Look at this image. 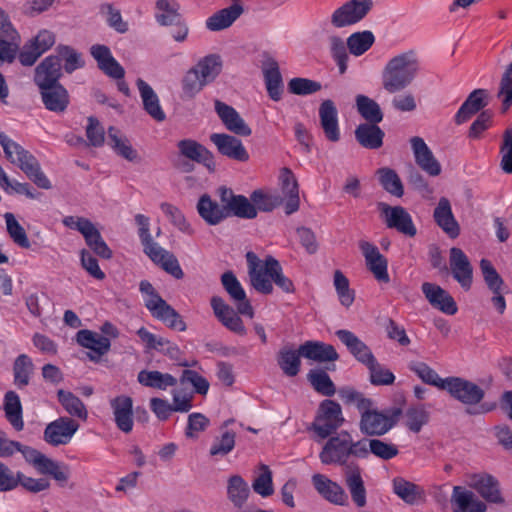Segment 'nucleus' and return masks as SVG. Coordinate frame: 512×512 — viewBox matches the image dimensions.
Instances as JSON below:
<instances>
[{"instance_id":"37","label":"nucleus","mask_w":512,"mask_h":512,"mask_svg":"<svg viewBox=\"0 0 512 512\" xmlns=\"http://www.w3.org/2000/svg\"><path fill=\"white\" fill-rule=\"evenodd\" d=\"M283 193L286 195L285 213L291 215L299 210V187L293 172L289 168H282L280 173Z\"/></svg>"},{"instance_id":"59","label":"nucleus","mask_w":512,"mask_h":512,"mask_svg":"<svg viewBox=\"0 0 512 512\" xmlns=\"http://www.w3.org/2000/svg\"><path fill=\"white\" fill-rule=\"evenodd\" d=\"M339 397L346 405H356L359 412L362 414L368 408H371L372 400L366 398L363 393L355 390L352 387H342L338 390Z\"/></svg>"},{"instance_id":"44","label":"nucleus","mask_w":512,"mask_h":512,"mask_svg":"<svg viewBox=\"0 0 512 512\" xmlns=\"http://www.w3.org/2000/svg\"><path fill=\"white\" fill-rule=\"evenodd\" d=\"M4 411L7 420L13 428L16 431H21L24 427L22 405L16 392H6L4 396Z\"/></svg>"},{"instance_id":"24","label":"nucleus","mask_w":512,"mask_h":512,"mask_svg":"<svg viewBox=\"0 0 512 512\" xmlns=\"http://www.w3.org/2000/svg\"><path fill=\"white\" fill-rule=\"evenodd\" d=\"M215 110L225 127L230 132L243 137L251 135V128L232 106L216 100Z\"/></svg>"},{"instance_id":"61","label":"nucleus","mask_w":512,"mask_h":512,"mask_svg":"<svg viewBox=\"0 0 512 512\" xmlns=\"http://www.w3.org/2000/svg\"><path fill=\"white\" fill-rule=\"evenodd\" d=\"M4 218L6 221L7 232L13 242L21 248H29L30 241L27 237V234L24 228L16 220L15 216L12 213L7 212L5 213Z\"/></svg>"},{"instance_id":"60","label":"nucleus","mask_w":512,"mask_h":512,"mask_svg":"<svg viewBox=\"0 0 512 512\" xmlns=\"http://www.w3.org/2000/svg\"><path fill=\"white\" fill-rule=\"evenodd\" d=\"M108 140L116 152L129 161H134L137 158L136 151L128 143L127 140L119 136V131L115 127L108 129Z\"/></svg>"},{"instance_id":"9","label":"nucleus","mask_w":512,"mask_h":512,"mask_svg":"<svg viewBox=\"0 0 512 512\" xmlns=\"http://www.w3.org/2000/svg\"><path fill=\"white\" fill-rule=\"evenodd\" d=\"M400 413L401 411L396 409L392 415H386L372 407L368 408L361 414L360 431L367 436H382L396 424Z\"/></svg>"},{"instance_id":"33","label":"nucleus","mask_w":512,"mask_h":512,"mask_svg":"<svg viewBox=\"0 0 512 512\" xmlns=\"http://www.w3.org/2000/svg\"><path fill=\"white\" fill-rule=\"evenodd\" d=\"M470 486L486 501L496 504L504 503L499 489V482L489 474H475L471 477Z\"/></svg>"},{"instance_id":"45","label":"nucleus","mask_w":512,"mask_h":512,"mask_svg":"<svg viewBox=\"0 0 512 512\" xmlns=\"http://www.w3.org/2000/svg\"><path fill=\"white\" fill-rule=\"evenodd\" d=\"M357 112L366 121L365 123L378 124L382 122L384 114L380 105L368 96L359 94L355 99Z\"/></svg>"},{"instance_id":"53","label":"nucleus","mask_w":512,"mask_h":512,"mask_svg":"<svg viewBox=\"0 0 512 512\" xmlns=\"http://www.w3.org/2000/svg\"><path fill=\"white\" fill-rule=\"evenodd\" d=\"M408 368L410 371L414 372L424 383L435 386L441 390L443 389L442 385H445V378H440L437 372L425 362L411 361L408 364Z\"/></svg>"},{"instance_id":"29","label":"nucleus","mask_w":512,"mask_h":512,"mask_svg":"<svg viewBox=\"0 0 512 512\" xmlns=\"http://www.w3.org/2000/svg\"><path fill=\"white\" fill-rule=\"evenodd\" d=\"M450 501L453 512H485L487 509L484 502L462 486H454Z\"/></svg>"},{"instance_id":"10","label":"nucleus","mask_w":512,"mask_h":512,"mask_svg":"<svg viewBox=\"0 0 512 512\" xmlns=\"http://www.w3.org/2000/svg\"><path fill=\"white\" fill-rule=\"evenodd\" d=\"M373 7V0H349L331 15V24L342 28L360 22Z\"/></svg>"},{"instance_id":"63","label":"nucleus","mask_w":512,"mask_h":512,"mask_svg":"<svg viewBox=\"0 0 512 512\" xmlns=\"http://www.w3.org/2000/svg\"><path fill=\"white\" fill-rule=\"evenodd\" d=\"M334 286L340 303L345 307H350L354 302L355 293L349 287L348 278L340 270L334 272Z\"/></svg>"},{"instance_id":"47","label":"nucleus","mask_w":512,"mask_h":512,"mask_svg":"<svg viewBox=\"0 0 512 512\" xmlns=\"http://www.w3.org/2000/svg\"><path fill=\"white\" fill-rule=\"evenodd\" d=\"M379 182L383 189L395 197L404 195V187L399 175L389 167H382L376 171Z\"/></svg>"},{"instance_id":"28","label":"nucleus","mask_w":512,"mask_h":512,"mask_svg":"<svg viewBox=\"0 0 512 512\" xmlns=\"http://www.w3.org/2000/svg\"><path fill=\"white\" fill-rule=\"evenodd\" d=\"M61 75L62 71L59 57L50 55L36 67L34 82L38 88L58 84Z\"/></svg>"},{"instance_id":"4","label":"nucleus","mask_w":512,"mask_h":512,"mask_svg":"<svg viewBox=\"0 0 512 512\" xmlns=\"http://www.w3.org/2000/svg\"><path fill=\"white\" fill-rule=\"evenodd\" d=\"M418 68V60L412 51L393 57L383 71L384 89L389 93L405 89L415 78Z\"/></svg>"},{"instance_id":"62","label":"nucleus","mask_w":512,"mask_h":512,"mask_svg":"<svg viewBox=\"0 0 512 512\" xmlns=\"http://www.w3.org/2000/svg\"><path fill=\"white\" fill-rule=\"evenodd\" d=\"M206 82L200 77L194 68L189 69L182 79V91L183 97L186 99H192L198 94Z\"/></svg>"},{"instance_id":"36","label":"nucleus","mask_w":512,"mask_h":512,"mask_svg":"<svg viewBox=\"0 0 512 512\" xmlns=\"http://www.w3.org/2000/svg\"><path fill=\"white\" fill-rule=\"evenodd\" d=\"M265 86L269 97L273 101H280L283 94V80L276 60L269 58L262 67Z\"/></svg>"},{"instance_id":"18","label":"nucleus","mask_w":512,"mask_h":512,"mask_svg":"<svg viewBox=\"0 0 512 512\" xmlns=\"http://www.w3.org/2000/svg\"><path fill=\"white\" fill-rule=\"evenodd\" d=\"M76 341L80 346L90 350L87 357L93 362H99L111 347L108 337L88 329L79 330L76 334Z\"/></svg>"},{"instance_id":"51","label":"nucleus","mask_w":512,"mask_h":512,"mask_svg":"<svg viewBox=\"0 0 512 512\" xmlns=\"http://www.w3.org/2000/svg\"><path fill=\"white\" fill-rule=\"evenodd\" d=\"M227 494L234 506L241 508L249 495L248 484L239 475H233L228 480Z\"/></svg>"},{"instance_id":"40","label":"nucleus","mask_w":512,"mask_h":512,"mask_svg":"<svg viewBox=\"0 0 512 512\" xmlns=\"http://www.w3.org/2000/svg\"><path fill=\"white\" fill-rule=\"evenodd\" d=\"M197 211L200 217L209 225H217L229 216L226 209L216 201H213L208 194H204L199 198Z\"/></svg>"},{"instance_id":"58","label":"nucleus","mask_w":512,"mask_h":512,"mask_svg":"<svg viewBox=\"0 0 512 512\" xmlns=\"http://www.w3.org/2000/svg\"><path fill=\"white\" fill-rule=\"evenodd\" d=\"M174 0H158L156 8L158 10L156 19L159 24L163 26L177 24L180 15L177 12V7Z\"/></svg>"},{"instance_id":"20","label":"nucleus","mask_w":512,"mask_h":512,"mask_svg":"<svg viewBox=\"0 0 512 512\" xmlns=\"http://www.w3.org/2000/svg\"><path fill=\"white\" fill-rule=\"evenodd\" d=\"M179 154L193 162L205 166L208 171L216 170L215 158L213 153L204 145L193 139H183L177 143Z\"/></svg>"},{"instance_id":"15","label":"nucleus","mask_w":512,"mask_h":512,"mask_svg":"<svg viewBox=\"0 0 512 512\" xmlns=\"http://www.w3.org/2000/svg\"><path fill=\"white\" fill-rule=\"evenodd\" d=\"M363 469L354 462H350L343 469L345 485L356 507L363 508L367 504V490L362 477Z\"/></svg>"},{"instance_id":"32","label":"nucleus","mask_w":512,"mask_h":512,"mask_svg":"<svg viewBox=\"0 0 512 512\" xmlns=\"http://www.w3.org/2000/svg\"><path fill=\"white\" fill-rule=\"evenodd\" d=\"M433 217L437 225L452 239L460 234V226L456 221L450 201L446 197L439 199Z\"/></svg>"},{"instance_id":"16","label":"nucleus","mask_w":512,"mask_h":512,"mask_svg":"<svg viewBox=\"0 0 512 512\" xmlns=\"http://www.w3.org/2000/svg\"><path fill=\"white\" fill-rule=\"evenodd\" d=\"M449 264L453 278L465 291L470 290L473 283V266L462 249H450Z\"/></svg>"},{"instance_id":"39","label":"nucleus","mask_w":512,"mask_h":512,"mask_svg":"<svg viewBox=\"0 0 512 512\" xmlns=\"http://www.w3.org/2000/svg\"><path fill=\"white\" fill-rule=\"evenodd\" d=\"M357 142L366 149H378L383 145L384 131L375 123H362L355 129Z\"/></svg>"},{"instance_id":"49","label":"nucleus","mask_w":512,"mask_h":512,"mask_svg":"<svg viewBox=\"0 0 512 512\" xmlns=\"http://www.w3.org/2000/svg\"><path fill=\"white\" fill-rule=\"evenodd\" d=\"M300 351L287 347L282 348L277 355V363L282 372L288 377L296 376L300 371Z\"/></svg>"},{"instance_id":"17","label":"nucleus","mask_w":512,"mask_h":512,"mask_svg":"<svg viewBox=\"0 0 512 512\" xmlns=\"http://www.w3.org/2000/svg\"><path fill=\"white\" fill-rule=\"evenodd\" d=\"M210 141L216 146L217 151L237 162H247L250 158L249 153L242 141L237 137L226 133H213L210 135Z\"/></svg>"},{"instance_id":"52","label":"nucleus","mask_w":512,"mask_h":512,"mask_svg":"<svg viewBox=\"0 0 512 512\" xmlns=\"http://www.w3.org/2000/svg\"><path fill=\"white\" fill-rule=\"evenodd\" d=\"M362 440L365 442L366 458L371 453L382 460H390L399 453L398 447L395 444L387 443L380 439L368 440L363 438Z\"/></svg>"},{"instance_id":"48","label":"nucleus","mask_w":512,"mask_h":512,"mask_svg":"<svg viewBox=\"0 0 512 512\" xmlns=\"http://www.w3.org/2000/svg\"><path fill=\"white\" fill-rule=\"evenodd\" d=\"M307 380L313 389L326 397H331L336 393V386L328 373L322 369H311L307 374Z\"/></svg>"},{"instance_id":"57","label":"nucleus","mask_w":512,"mask_h":512,"mask_svg":"<svg viewBox=\"0 0 512 512\" xmlns=\"http://www.w3.org/2000/svg\"><path fill=\"white\" fill-rule=\"evenodd\" d=\"M236 433L232 430L221 431L220 436L216 437L210 447L211 456H226L235 447Z\"/></svg>"},{"instance_id":"12","label":"nucleus","mask_w":512,"mask_h":512,"mask_svg":"<svg viewBox=\"0 0 512 512\" xmlns=\"http://www.w3.org/2000/svg\"><path fill=\"white\" fill-rule=\"evenodd\" d=\"M79 423L68 416H61L47 424L43 432L44 441L54 447L70 443L78 431Z\"/></svg>"},{"instance_id":"3","label":"nucleus","mask_w":512,"mask_h":512,"mask_svg":"<svg viewBox=\"0 0 512 512\" xmlns=\"http://www.w3.org/2000/svg\"><path fill=\"white\" fill-rule=\"evenodd\" d=\"M0 145L6 158L12 164H16L39 188L47 190L52 187L50 180L41 170L38 160L28 150L11 140L4 132H0Z\"/></svg>"},{"instance_id":"34","label":"nucleus","mask_w":512,"mask_h":512,"mask_svg":"<svg viewBox=\"0 0 512 512\" xmlns=\"http://www.w3.org/2000/svg\"><path fill=\"white\" fill-rule=\"evenodd\" d=\"M136 85L146 113L155 121L163 122L166 119V114L163 111L159 97L153 88L141 78L137 79Z\"/></svg>"},{"instance_id":"50","label":"nucleus","mask_w":512,"mask_h":512,"mask_svg":"<svg viewBox=\"0 0 512 512\" xmlns=\"http://www.w3.org/2000/svg\"><path fill=\"white\" fill-rule=\"evenodd\" d=\"M206 84L212 82L221 72L222 62L220 56L212 54L201 59L194 67Z\"/></svg>"},{"instance_id":"22","label":"nucleus","mask_w":512,"mask_h":512,"mask_svg":"<svg viewBox=\"0 0 512 512\" xmlns=\"http://www.w3.org/2000/svg\"><path fill=\"white\" fill-rule=\"evenodd\" d=\"M312 483L315 490L328 502L338 505H348V495L345 490L335 481L323 474H314Z\"/></svg>"},{"instance_id":"11","label":"nucleus","mask_w":512,"mask_h":512,"mask_svg":"<svg viewBox=\"0 0 512 512\" xmlns=\"http://www.w3.org/2000/svg\"><path fill=\"white\" fill-rule=\"evenodd\" d=\"M90 53L96 60L100 70L111 78L121 80L118 82V89L125 95H128L129 87L127 83L122 80L125 75V70L112 56L109 47L102 44H95L91 46Z\"/></svg>"},{"instance_id":"54","label":"nucleus","mask_w":512,"mask_h":512,"mask_svg":"<svg viewBox=\"0 0 512 512\" xmlns=\"http://www.w3.org/2000/svg\"><path fill=\"white\" fill-rule=\"evenodd\" d=\"M375 41L371 31L365 30L351 34L347 39V47L354 56H361L370 49Z\"/></svg>"},{"instance_id":"13","label":"nucleus","mask_w":512,"mask_h":512,"mask_svg":"<svg viewBox=\"0 0 512 512\" xmlns=\"http://www.w3.org/2000/svg\"><path fill=\"white\" fill-rule=\"evenodd\" d=\"M381 216L384 218L386 226L395 229L409 237H414L417 229L413 223L411 215L402 206H390L387 203L379 202L377 204Z\"/></svg>"},{"instance_id":"41","label":"nucleus","mask_w":512,"mask_h":512,"mask_svg":"<svg viewBox=\"0 0 512 512\" xmlns=\"http://www.w3.org/2000/svg\"><path fill=\"white\" fill-rule=\"evenodd\" d=\"M393 492L405 503L414 505L424 498V490L402 477H396L392 481Z\"/></svg>"},{"instance_id":"55","label":"nucleus","mask_w":512,"mask_h":512,"mask_svg":"<svg viewBox=\"0 0 512 512\" xmlns=\"http://www.w3.org/2000/svg\"><path fill=\"white\" fill-rule=\"evenodd\" d=\"M86 244L94 253L104 259L112 257V251L103 240L99 230L92 223L87 231L83 234Z\"/></svg>"},{"instance_id":"21","label":"nucleus","mask_w":512,"mask_h":512,"mask_svg":"<svg viewBox=\"0 0 512 512\" xmlns=\"http://www.w3.org/2000/svg\"><path fill=\"white\" fill-rule=\"evenodd\" d=\"M421 290L430 305L447 315L457 313V305L453 297L437 284L424 282Z\"/></svg>"},{"instance_id":"30","label":"nucleus","mask_w":512,"mask_h":512,"mask_svg":"<svg viewBox=\"0 0 512 512\" xmlns=\"http://www.w3.org/2000/svg\"><path fill=\"white\" fill-rule=\"evenodd\" d=\"M335 335L346 346L355 359L363 365L366 366L375 358L371 349L353 332L340 329L335 332Z\"/></svg>"},{"instance_id":"38","label":"nucleus","mask_w":512,"mask_h":512,"mask_svg":"<svg viewBox=\"0 0 512 512\" xmlns=\"http://www.w3.org/2000/svg\"><path fill=\"white\" fill-rule=\"evenodd\" d=\"M244 9L238 0L227 8L214 13L206 20V27L210 31H220L230 27L243 13Z\"/></svg>"},{"instance_id":"19","label":"nucleus","mask_w":512,"mask_h":512,"mask_svg":"<svg viewBox=\"0 0 512 512\" xmlns=\"http://www.w3.org/2000/svg\"><path fill=\"white\" fill-rule=\"evenodd\" d=\"M116 427L123 433H130L134 426L133 400L127 395H118L109 400Z\"/></svg>"},{"instance_id":"5","label":"nucleus","mask_w":512,"mask_h":512,"mask_svg":"<svg viewBox=\"0 0 512 512\" xmlns=\"http://www.w3.org/2000/svg\"><path fill=\"white\" fill-rule=\"evenodd\" d=\"M135 222L139 227L138 234L144 248V253L167 273L176 279H181L184 273L177 258L153 241L150 234L149 218L143 214H137L135 215Z\"/></svg>"},{"instance_id":"43","label":"nucleus","mask_w":512,"mask_h":512,"mask_svg":"<svg viewBox=\"0 0 512 512\" xmlns=\"http://www.w3.org/2000/svg\"><path fill=\"white\" fill-rule=\"evenodd\" d=\"M137 380L143 386L159 390H166L177 384V379L174 376L157 370H142L138 373Z\"/></svg>"},{"instance_id":"25","label":"nucleus","mask_w":512,"mask_h":512,"mask_svg":"<svg viewBox=\"0 0 512 512\" xmlns=\"http://www.w3.org/2000/svg\"><path fill=\"white\" fill-rule=\"evenodd\" d=\"M360 249L365 257L366 265L372 272L374 277L381 282H389V274L387 271V260L379 252L378 248L366 241L360 243Z\"/></svg>"},{"instance_id":"31","label":"nucleus","mask_w":512,"mask_h":512,"mask_svg":"<svg viewBox=\"0 0 512 512\" xmlns=\"http://www.w3.org/2000/svg\"><path fill=\"white\" fill-rule=\"evenodd\" d=\"M487 97L488 93L485 89L472 91L455 114V123L461 125L467 122L472 116L487 106Z\"/></svg>"},{"instance_id":"23","label":"nucleus","mask_w":512,"mask_h":512,"mask_svg":"<svg viewBox=\"0 0 512 512\" xmlns=\"http://www.w3.org/2000/svg\"><path fill=\"white\" fill-rule=\"evenodd\" d=\"M410 143L416 164L432 177L440 175L442 171L441 164L435 158L425 141L421 137L414 136L410 139Z\"/></svg>"},{"instance_id":"1","label":"nucleus","mask_w":512,"mask_h":512,"mask_svg":"<svg viewBox=\"0 0 512 512\" xmlns=\"http://www.w3.org/2000/svg\"><path fill=\"white\" fill-rule=\"evenodd\" d=\"M248 274L253 288L263 294L273 292L274 282L285 293H293L295 290L292 280L283 274L278 260L267 256L262 262L252 251L246 253Z\"/></svg>"},{"instance_id":"2","label":"nucleus","mask_w":512,"mask_h":512,"mask_svg":"<svg viewBox=\"0 0 512 512\" xmlns=\"http://www.w3.org/2000/svg\"><path fill=\"white\" fill-rule=\"evenodd\" d=\"M366 459V448L363 440L354 441L347 431L331 436L324 444L319 458L325 465L337 464L346 467L349 458Z\"/></svg>"},{"instance_id":"7","label":"nucleus","mask_w":512,"mask_h":512,"mask_svg":"<svg viewBox=\"0 0 512 512\" xmlns=\"http://www.w3.org/2000/svg\"><path fill=\"white\" fill-rule=\"evenodd\" d=\"M344 421L340 404L334 400L325 399L319 404L311 428L321 439H326L342 426Z\"/></svg>"},{"instance_id":"8","label":"nucleus","mask_w":512,"mask_h":512,"mask_svg":"<svg viewBox=\"0 0 512 512\" xmlns=\"http://www.w3.org/2000/svg\"><path fill=\"white\" fill-rule=\"evenodd\" d=\"M442 390L447 391L452 398L466 406L478 405L485 396V391L476 383L461 377L445 378Z\"/></svg>"},{"instance_id":"27","label":"nucleus","mask_w":512,"mask_h":512,"mask_svg":"<svg viewBox=\"0 0 512 512\" xmlns=\"http://www.w3.org/2000/svg\"><path fill=\"white\" fill-rule=\"evenodd\" d=\"M39 91L42 102L47 110L63 113L67 109L70 97L68 91L60 83L41 87Z\"/></svg>"},{"instance_id":"35","label":"nucleus","mask_w":512,"mask_h":512,"mask_svg":"<svg viewBox=\"0 0 512 512\" xmlns=\"http://www.w3.org/2000/svg\"><path fill=\"white\" fill-rule=\"evenodd\" d=\"M299 351L304 358L319 363L334 362L339 359V355L332 345L320 341H306L300 345Z\"/></svg>"},{"instance_id":"56","label":"nucleus","mask_w":512,"mask_h":512,"mask_svg":"<svg viewBox=\"0 0 512 512\" xmlns=\"http://www.w3.org/2000/svg\"><path fill=\"white\" fill-rule=\"evenodd\" d=\"M160 208L179 231L189 236H192L195 233L193 227L178 207L164 202L160 205Z\"/></svg>"},{"instance_id":"26","label":"nucleus","mask_w":512,"mask_h":512,"mask_svg":"<svg viewBox=\"0 0 512 512\" xmlns=\"http://www.w3.org/2000/svg\"><path fill=\"white\" fill-rule=\"evenodd\" d=\"M319 118L326 139L331 142H338L340 140L338 111L332 100L327 99L320 104Z\"/></svg>"},{"instance_id":"6","label":"nucleus","mask_w":512,"mask_h":512,"mask_svg":"<svg viewBox=\"0 0 512 512\" xmlns=\"http://www.w3.org/2000/svg\"><path fill=\"white\" fill-rule=\"evenodd\" d=\"M139 289L147 296L145 307L155 319L163 322L170 329L181 332L186 330V323L180 314L159 295L149 281L142 280Z\"/></svg>"},{"instance_id":"64","label":"nucleus","mask_w":512,"mask_h":512,"mask_svg":"<svg viewBox=\"0 0 512 512\" xmlns=\"http://www.w3.org/2000/svg\"><path fill=\"white\" fill-rule=\"evenodd\" d=\"M497 97L501 99L502 111L506 112L512 105V62L501 77Z\"/></svg>"},{"instance_id":"14","label":"nucleus","mask_w":512,"mask_h":512,"mask_svg":"<svg viewBox=\"0 0 512 512\" xmlns=\"http://www.w3.org/2000/svg\"><path fill=\"white\" fill-rule=\"evenodd\" d=\"M480 270L485 284L493 294L491 298L493 306L500 314H503L506 309V301L504 298L506 286L504 280L488 259H481Z\"/></svg>"},{"instance_id":"42","label":"nucleus","mask_w":512,"mask_h":512,"mask_svg":"<svg viewBox=\"0 0 512 512\" xmlns=\"http://www.w3.org/2000/svg\"><path fill=\"white\" fill-rule=\"evenodd\" d=\"M58 401L64 408L70 418H78L86 421L88 418V411L83 401L70 391L60 389L57 391Z\"/></svg>"},{"instance_id":"46","label":"nucleus","mask_w":512,"mask_h":512,"mask_svg":"<svg viewBox=\"0 0 512 512\" xmlns=\"http://www.w3.org/2000/svg\"><path fill=\"white\" fill-rule=\"evenodd\" d=\"M34 371V364L26 354L19 355L13 364L14 384L17 388L23 389L30 383Z\"/></svg>"}]
</instances>
